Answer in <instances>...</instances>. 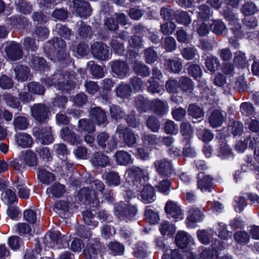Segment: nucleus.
<instances>
[{
    "mask_svg": "<svg viewBox=\"0 0 259 259\" xmlns=\"http://www.w3.org/2000/svg\"><path fill=\"white\" fill-rule=\"evenodd\" d=\"M136 105L141 112H146L153 106L154 112L159 115H163L168 110V107L166 102L155 100L150 102L142 96H139L136 99Z\"/></svg>",
    "mask_w": 259,
    "mask_h": 259,
    "instance_id": "obj_1",
    "label": "nucleus"
},
{
    "mask_svg": "<svg viewBox=\"0 0 259 259\" xmlns=\"http://www.w3.org/2000/svg\"><path fill=\"white\" fill-rule=\"evenodd\" d=\"M64 77L60 73H56L53 77H48L45 79V83L48 85H54L58 90L68 91L74 88L75 83L70 80H67L66 84H64Z\"/></svg>",
    "mask_w": 259,
    "mask_h": 259,
    "instance_id": "obj_2",
    "label": "nucleus"
},
{
    "mask_svg": "<svg viewBox=\"0 0 259 259\" xmlns=\"http://www.w3.org/2000/svg\"><path fill=\"white\" fill-rule=\"evenodd\" d=\"M125 177L126 181L132 182L134 185L139 187L145 181L146 176L145 172L139 167H134L129 168L125 172Z\"/></svg>",
    "mask_w": 259,
    "mask_h": 259,
    "instance_id": "obj_3",
    "label": "nucleus"
},
{
    "mask_svg": "<svg viewBox=\"0 0 259 259\" xmlns=\"http://www.w3.org/2000/svg\"><path fill=\"white\" fill-rule=\"evenodd\" d=\"M154 166L157 173L161 176H167L172 172V164L167 158H160L154 162Z\"/></svg>",
    "mask_w": 259,
    "mask_h": 259,
    "instance_id": "obj_4",
    "label": "nucleus"
},
{
    "mask_svg": "<svg viewBox=\"0 0 259 259\" xmlns=\"http://www.w3.org/2000/svg\"><path fill=\"white\" fill-rule=\"evenodd\" d=\"M108 139V135L105 132L100 133L97 136V142L99 146L103 149L107 148L105 150L107 152L112 151L116 148L117 145V141L114 137H112L107 141Z\"/></svg>",
    "mask_w": 259,
    "mask_h": 259,
    "instance_id": "obj_5",
    "label": "nucleus"
},
{
    "mask_svg": "<svg viewBox=\"0 0 259 259\" xmlns=\"http://www.w3.org/2000/svg\"><path fill=\"white\" fill-rule=\"evenodd\" d=\"M76 199L83 203L88 201L90 203L93 204V206H97L99 203L95 190H89L86 188H83L79 191Z\"/></svg>",
    "mask_w": 259,
    "mask_h": 259,
    "instance_id": "obj_6",
    "label": "nucleus"
},
{
    "mask_svg": "<svg viewBox=\"0 0 259 259\" xmlns=\"http://www.w3.org/2000/svg\"><path fill=\"white\" fill-rule=\"evenodd\" d=\"M33 133L38 142L42 144H49L54 141L50 127L47 126L41 129H35Z\"/></svg>",
    "mask_w": 259,
    "mask_h": 259,
    "instance_id": "obj_7",
    "label": "nucleus"
},
{
    "mask_svg": "<svg viewBox=\"0 0 259 259\" xmlns=\"http://www.w3.org/2000/svg\"><path fill=\"white\" fill-rule=\"evenodd\" d=\"M165 210L169 217L172 218L176 221L182 220L184 214L180 206L174 201H168L165 206Z\"/></svg>",
    "mask_w": 259,
    "mask_h": 259,
    "instance_id": "obj_8",
    "label": "nucleus"
},
{
    "mask_svg": "<svg viewBox=\"0 0 259 259\" xmlns=\"http://www.w3.org/2000/svg\"><path fill=\"white\" fill-rule=\"evenodd\" d=\"M186 224L189 228H194L196 223L201 221L204 217L202 212L196 207H192L189 210Z\"/></svg>",
    "mask_w": 259,
    "mask_h": 259,
    "instance_id": "obj_9",
    "label": "nucleus"
},
{
    "mask_svg": "<svg viewBox=\"0 0 259 259\" xmlns=\"http://www.w3.org/2000/svg\"><path fill=\"white\" fill-rule=\"evenodd\" d=\"M48 113V108L43 104L34 105L31 108L32 116L39 122H45Z\"/></svg>",
    "mask_w": 259,
    "mask_h": 259,
    "instance_id": "obj_10",
    "label": "nucleus"
},
{
    "mask_svg": "<svg viewBox=\"0 0 259 259\" xmlns=\"http://www.w3.org/2000/svg\"><path fill=\"white\" fill-rule=\"evenodd\" d=\"M116 133L119 135H123L124 142L128 146H132L135 145L139 138L138 135L135 134L129 129L124 128V127L121 125H119L117 127Z\"/></svg>",
    "mask_w": 259,
    "mask_h": 259,
    "instance_id": "obj_11",
    "label": "nucleus"
},
{
    "mask_svg": "<svg viewBox=\"0 0 259 259\" xmlns=\"http://www.w3.org/2000/svg\"><path fill=\"white\" fill-rule=\"evenodd\" d=\"M91 51L94 56L100 60L107 59L109 52L106 45L95 42L91 46Z\"/></svg>",
    "mask_w": 259,
    "mask_h": 259,
    "instance_id": "obj_12",
    "label": "nucleus"
},
{
    "mask_svg": "<svg viewBox=\"0 0 259 259\" xmlns=\"http://www.w3.org/2000/svg\"><path fill=\"white\" fill-rule=\"evenodd\" d=\"M60 235L54 231L50 232L45 236V241L47 245L49 247L60 248L63 246L61 244L64 240Z\"/></svg>",
    "mask_w": 259,
    "mask_h": 259,
    "instance_id": "obj_13",
    "label": "nucleus"
},
{
    "mask_svg": "<svg viewBox=\"0 0 259 259\" xmlns=\"http://www.w3.org/2000/svg\"><path fill=\"white\" fill-rule=\"evenodd\" d=\"M90 115L92 120L99 125L105 124L107 122L105 112L100 107H96L92 108Z\"/></svg>",
    "mask_w": 259,
    "mask_h": 259,
    "instance_id": "obj_14",
    "label": "nucleus"
},
{
    "mask_svg": "<svg viewBox=\"0 0 259 259\" xmlns=\"http://www.w3.org/2000/svg\"><path fill=\"white\" fill-rule=\"evenodd\" d=\"M76 12L81 17H87L91 15V9L88 3L81 0H75L73 2Z\"/></svg>",
    "mask_w": 259,
    "mask_h": 259,
    "instance_id": "obj_15",
    "label": "nucleus"
},
{
    "mask_svg": "<svg viewBox=\"0 0 259 259\" xmlns=\"http://www.w3.org/2000/svg\"><path fill=\"white\" fill-rule=\"evenodd\" d=\"M8 57L12 61H15L21 58L22 52L20 45L15 42H12L6 48Z\"/></svg>",
    "mask_w": 259,
    "mask_h": 259,
    "instance_id": "obj_16",
    "label": "nucleus"
},
{
    "mask_svg": "<svg viewBox=\"0 0 259 259\" xmlns=\"http://www.w3.org/2000/svg\"><path fill=\"white\" fill-rule=\"evenodd\" d=\"M112 70L117 76L122 78L127 74L129 68L124 62L116 61L112 63Z\"/></svg>",
    "mask_w": 259,
    "mask_h": 259,
    "instance_id": "obj_17",
    "label": "nucleus"
},
{
    "mask_svg": "<svg viewBox=\"0 0 259 259\" xmlns=\"http://www.w3.org/2000/svg\"><path fill=\"white\" fill-rule=\"evenodd\" d=\"M198 188L202 192L210 191L212 187V179L209 176H204L203 173H199L198 176Z\"/></svg>",
    "mask_w": 259,
    "mask_h": 259,
    "instance_id": "obj_18",
    "label": "nucleus"
},
{
    "mask_svg": "<svg viewBox=\"0 0 259 259\" xmlns=\"http://www.w3.org/2000/svg\"><path fill=\"white\" fill-rule=\"evenodd\" d=\"M17 145L22 148H28L31 146L33 140L31 137L25 133H19L15 135Z\"/></svg>",
    "mask_w": 259,
    "mask_h": 259,
    "instance_id": "obj_19",
    "label": "nucleus"
},
{
    "mask_svg": "<svg viewBox=\"0 0 259 259\" xmlns=\"http://www.w3.org/2000/svg\"><path fill=\"white\" fill-rule=\"evenodd\" d=\"M142 201L145 203H152L155 199L153 188L150 185H146L141 193Z\"/></svg>",
    "mask_w": 259,
    "mask_h": 259,
    "instance_id": "obj_20",
    "label": "nucleus"
},
{
    "mask_svg": "<svg viewBox=\"0 0 259 259\" xmlns=\"http://www.w3.org/2000/svg\"><path fill=\"white\" fill-rule=\"evenodd\" d=\"M123 208V203H121L116 207L115 214L117 215H123L131 218L135 216L137 213V208L134 206H127Z\"/></svg>",
    "mask_w": 259,
    "mask_h": 259,
    "instance_id": "obj_21",
    "label": "nucleus"
},
{
    "mask_svg": "<svg viewBox=\"0 0 259 259\" xmlns=\"http://www.w3.org/2000/svg\"><path fill=\"white\" fill-rule=\"evenodd\" d=\"M191 236L187 233L180 231L176 236L175 242L178 246L180 248H184L187 246L189 242H191Z\"/></svg>",
    "mask_w": 259,
    "mask_h": 259,
    "instance_id": "obj_22",
    "label": "nucleus"
},
{
    "mask_svg": "<svg viewBox=\"0 0 259 259\" xmlns=\"http://www.w3.org/2000/svg\"><path fill=\"white\" fill-rule=\"evenodd\" d=\"M91 161L95 166L105 167L109 164L108 157L100 152H96L93 156Z\"/></svg>",
    "mask_w": 259,
    "mask_h": 259,
    "instance_id": "obj_23",
    "label": "nucleus"
},
{
    "mask_svg": "<svg viewBox=\"0 0 259 259\" xmlns=\"http://www.w3.org/2000/svg\"><path fill=\"white\" fill-rule=\"evenodd\" d=\"M65 192V186L59 183H56L47 189V193L49 196L60 197Z\"/></svg>",
    "mask_w": 259,
    "mask_h": 259,
    "instance_id": "obj_24",
    "label": "nucleus"
},
{
    "mask_svg": "<svg viewBox=\"0 0 259 259\" xmlns=\"http://www.w3.org/2000/svg\"><path fill=\"white\" fill-rule=\"evenodd\" d=\"M37 177L43 184L49 185L55 180V175L47 170L40 168L38 170Z\"/></svg>",
    "mask_w": 259,
    "mask_h": 259,
    "instance_id": "obj_25",
    "label": "nucleus"
},
{
    "mask_svg": "<svg viewBox=\"0 0 259 259\" xmlns=\"http://www.w3.org/2000/svg\"><path fill=\"white\" fill-rule=\"evenodd\" d=\"M22 159L25 164L29 167H34L37 164L36 154L32 151L28 150L23 154Z\"/></svg>",
    "mask_w": 259,
    "mask_h": 259,
    "instance_id": "obj_26",
    "label": "nucleus"
},
{
    "mask_svg": "<svg viewBox=\"0 0 259 259\" xmlns=\"http://www.w3.org/2000/svg\"><path fill=\"white\" fill-rule=\"evenodd\" d=\"M16 78L21 81L27 80L29 75V68L22 65L16 67L15 69Z\"/></svg>",
    "mask_w": 259,
    "mask_h": 259,
    "instance_id": "obj_27",
    "label": "nucleus"
},
{
    "mask_svg": "<svg viewBox=\"0 0 259 259\" xmlns=\"http://www.w3.org/2000/svg\"><path fill=\"white\" fill-rule=\"evenodd\" d=\"M224 119V117L222 113L218 110H215L211 114L209 122L211 126L216 127L222 125Z\"/></svg>",
    "mask_w": 259,
    "mask_h": 259,
    "instance_id": "obj_28",
    "label": "nucleus"
},
{
    "mask_svg": "<svg viewBox=\"0 0 259 259\" xmlns=\"http://www.w3.org/2000/svg\"><path fill=\"white\" fill-rule=\"evenodd\" d=\"M115 156L117 162L120 165H127L133 161L131 155L124 151H117Z\"/></svg>",
    "mask_w": 259,
    "mask_h": 259,
    "instance_id": "obj_29",
    "label": "nucleus"
},
{
    "mask_svg": "<svg viewBox=\"0 0 259 259\" xmlns=\"http://www.w3.org/2000/svg\"><path fill=\"white\" fill-rule=\"evenodd\" d=\"M78 130L80 132H87L91 133L95 132V127L90 120L82 119L78 121Z\"/></svg>",
    "mask_w": 259,
    "mask_h": 259,
    "instance_id": "obj_30",
    "label": "nucleus"
},
{
    "mask_svg": "<svg viewBox=\"0 0 259 259\" xmlns=\"http://www.w3.org/2000/svg\"><path fill=\"white\" fill-rule=\"evenodd\" d=\"M205 67L210 72H213L220 67L219 59L214 56L207 57L205 60Z\"/></svg>",
    "mask_w": 259,
    "mask_h": 259,
    "instance_id": "obj_31",
    "label": "nucleus"
},
{
    "mask_svg": "<svg viewBox=\"0 0 259 259\" xmlns=\"http://www.w3.org/2000/svg\"><path fill=\"white\" fill-rule=\"evenodd\" d=\"M212 31L217 35H221L226 30V27L224 23L220 20H213L210 24Z\"/></svg>",
    "mask_w": 259,
    "mask_h": 259,
    "instance_id": "obj_32",
    "label": "nucleus"
},
{
    "mask_svg": "<svg viewBox=\"0 0 259 259\" xmlns=\"http://www.w3.org/2000/svg\"><path fill=\"white\" fill-rule=\"evenodd\" d=\"M2 198L4 203L8 205L13 204L17 200L15 193L11 189H7L3 192Z\"/></svg>",
    "mask_w": 259,
    "mask_h": 259,
    "instance_id": "obj_33",
    "label": "nucleus"
},
{
    "mask_svg": "<svg viewBox=\"0 0 259 259\" xmlns=\"http://www.w3.org/2000/svg\"><path fill=\"white\" fill-rule=\"evenodd\" d=\"M159 230L162 235L171 236L175 233L176 228L172 224L164 221L161 223Z\"/></svg>",
    "mask_w": 259,
    "mask_h": 259,
    "instance_id": "obj_34",
    "label": "nucleus"
},
{
    "mask_svg": "<svg viewBox=\"0 0 259 259\" xmlns=\"http://www.w3.org/2000/svg\"><path fill=\"white\" fill-rule=\"evenodd\" d=\"M180 88L183 92L191 93L193 85L191 80L188 77H182L179 80Z\"/></svg>",
    "mask_w": 259,
    "mask_h": 259,
    "instance_id": "obj_35",
    "label": "nucleus"
},
{
    "mask_svg": "<svg viewBox=\"0 0 259 259\" xmlns=\"http://www.w3.org/2000/svg\"><path fill=\"white\" fill-rule=\"evenodd\" d=\"M50 45H52V43L50 42H48L46 47H48ZM65 46V42L62 39L56 38L53 40V44H52L53 48H51V50L53 51L55 50L57 51V54H60V52H63Z\"/></svg>",
    "mask_w": 259,
    "mask_h": 259,
    "instance_id": "obj_36",
    "label": "nucleus"
},
{
    "mask_svg": "<svg viewBox=\"0 0 259 259\" xmlns=\"http://www.w3.org/2000/svg\"><path fill=\"white\" fill-rule=\"evenodd\" d=\"M188 113L190 115L195 118L203 117L204 114L203 109L200 107L195 104H191L189 106Z\"/></svg>",
    "mask_w": 259,
    "mask_h": 259,
    "instance_id": "obj_37",
    "label": "nucleus"
},
{
    "mask_svg": "<svg viewBox=\"0 0 259 259\" xmlns=\"http://www.w3.org/2000/svg\"><path fill=\"white\" fill-rule=\"evenodd\" d=\"M257 11L256 6L253 3H246L241 9V13L245 16L254 15Z\"/></svg>",
    "mask_w": 259,
    "mask_h": 259,
    "instance_id": "obj_38",
    "label": "nucleus"
},
{
    "mask_svg": "<svg viewBox=\"0 0 259 259\" xmlns=\"http://www.w3.org/2000/svg\"><path fill=\"white\" fill-rule=\"evenodd\" d=\"M27 90L33 94L42 95L45 92L44 88L38 83L32 82L27 85Z\"/></svg>",
    "mask_w": 259,
    "mask_h": 259,
    "instance_id": "obj_39",
    "label": "nucleus"
},
{
    "mask_svg": "<svg viewBox=\"0 0 259 259\" xmlns=\"http://www.w3.org/2000/svg\"><path fill=\"white\" fill-rule=\"evenodd\" d=\"M134 71L138 74L142 76L149 75V71L148 68L144 64L137 61H136L133 65Z\"/></svg>",
    "mask_w": 259,
    "mask_h": 259,
    "instance_id": "obj_40",
    "label": "nucleus"
},
{
    "mask_svg": "<svg viewBox=\"0 0 259 259\" xmlns=\"http://www.w3.org/2000/svg\"><path fill=\"white\" fill-rule=\"evenodd\" d=\"M217 256V251L215 249H204L199 257L194 259H216Z\"/></svg>",
    "mask_w": 259,
    "mask_h": 259,
    "instance_id": "obj_41",
    "label": "nucleus"
},
{
    "mask_svg": "<svg viewBox=\"0 0 259 259\" xmlns=\"http://www.w3.org/2000/svg\"><path fill=\"white\" fill-rule=\"evenodd\" d=\"M46 63V60L43 58L39 57H34L32 59L31 67L36 70L41 71L47 67Z\"/></svg>",
    "mask_w": 259,
    "mask_h": 259,
    "instance_id": "obj_42",
    "label": "nucleus"
},
{
    "mask_svg": "<svg viewBox=\"0 0 259 259\" xmlns=\"http://www.w3.org/2000/svg\"><path fill=\"white\" fill-rule=\"evenodd\" d=\"M131 92V87L128 84H121L116 88V93L117 96L124 98L130 95Z\"/></svg>",
    "mask_w": 259,
    "mask_h": 259,
    "instance_id": "obj_43",
    "label": "nucleus"
},
{
    "mask_svg": "<svg viewBox=\"0 0 259 259\" xmlns=\"http://www.w3.org/2000/svg\"><path fill=\"white\" fill-rule=\"evenodd\" d=\"M83 219L84 223L88 226L94 228L98 225V222L94 220L92 212L87 210L82 213Z\"/></svg>",
    "mask_w": 259,
    "mask_h": 259,
    "instance_id": "obj_44",
    "label": "nucleus"
},
{
    "mask_svg": "<svg viewBox=\"0 0 259 259\" xmlns=\"http://www.w3.org/2000/svg\"><path fill=\"white\" fill-rule=\"evenodd\" d=\"M89 66H90V69L92 74L95 77L102 78L104 76V72L103 69L99 65L95 64L92 61L88 63Z\"/></svg>",
    "mask_w": 259,
    "mask_h": 259,
    "instance_id": "obj_45",
    "label": "nucleus"
},
{
    "mask_svg": "<svg viewBox=\"0 0 259 259\" xmlns=\"http://www.w3.org/2000/svg\"><path fill=\"white\" fill-rule=\"evenodd\" d=\"M41 248L39 244L35 246V250L27 251L25 255V259H41V255L40 254Z\"/></svg>",
    "mask_w": 259,
    "mask_h": 259,
    "instance_id": "obj_46",
    "label": "nucleus"
},
{
    "mask_svg": "<svg viewBox=\"0 0 259 259\" xmlns=\"http://www.w3.org/2000/svg\"><path fill=\"white\" fill-rule=\"evenodd\" d=\"M162 259H183L179 252V250L166 249L162 256Z\"/></svg>",
    "mask_w": 259,
    "mask_h": 259,
    "instance_id": "obj_47",
    "label": "nucleus"
},
{
    "mask_svg": "<svg viewBox=\"0 0 259 259\" xmlns=\"http://www.w3.org/2000/svg\"><path fill=\"white\" fill-rule=\"evenodd\" d=\"M198 15L199 18L202 20H206L209 19L211 15L208 6L206 5H201L198 8Z\"/></svg>",
    "mask_w": 259,
    "mask_h": 259,
    "instance_id": "obj_48",
    "label": "nucleus"
},
{
    "mask_svg": "<svg viewBox=\"0 0 259 259\" xmlns=\"http://www.w3.org/2000/svg\"><path fill=\"white\" fill-rule=\"evenodd\" d=\"M188 73L195 79L200 78L202 73L200 67L196 64H192L189 66Z\"/></svg>",
    "mask_w": 259,
    "mask_h": 259,
    "instance_id": "obj_49",
    "label": "nucleus"
},
{
    "mask_svg": "<svg viewBox=\"0 0 259 259\" xmlns=\"http://www.w3.org/2000/svg\"><path fill=\"white\" fill-rule=\"evenodd\" d=\"M198 240L204 244H207L211 237L210 233L205 230H199L197 233Z\"/></svg>",
    "mask_w": 259,
    "mask_h": 259,
    "instance_id": "obj_50",
    "label": "nucleus"
},
{
    "mask_svg": "<svg viewBox=\"0 0 259 259\" xmlns=\"http://www.w3.org/2000/svg\"><path fill=\"white\" fill-rule=\"evenodd\" d=\"M146 219L151 224L156 223L158 220L159 217L158 214L150 209H146L145 212Z\"/></svg>",
    "mask_w": 259,
    "mask_h": 259,
    "instance_id": "obj_51",
    "label": "nucleus"
},
{
    "mask_svg": "<svg viewBox=\"0 0 259 259\" xmlns=\"http://www.w3.org/2000/svg\"><path fill=\"white\" fill-rule=\"evenodd\" d=\"M4 100L7 104L12 108L19 109L20 103L17 99L10 94H6L4 96Z\"/></svg>",
    "mask_w": 259,
    "mask_h": 259,
    "instance_id": "obj_52",
    "label": "nucleus"
},
{
    "mask_svg": "<svg viewBox=\"0 0 259 259\" xmlns=\"http://www.w3.org/2000/svg\"><path fill=\"white\" fill-rule=\"evenodd\" d=\"M111 45L116 54L121 55L123 53L124 47L122 40H118L117 38L113 39L111 42Z\"/></svg>",
    "mask_w": 259,
    "mask_h": 259,
    "instance_id": "obj_53",
    "label": "nucleus"
},
{
    "mask_svg": "<svg viewBox=\"0 0 259 259\" xmlns=\"http://www.w3.org/2000/svg\"><path fill=\"white\" fill-rule=\"evenodd\" d=\"M168 66L174 73H179L182 68V62L179 59L168 60Z\"/></svg>",
    "mask_w": 259,
    "mask_h": 259,
    "instance_id": "obj_54",
    "label": "nucleus"
},
{
    "mask_svg": "<svg viewBox=\"0 0 259 259\" xmlns=\"http://www.w3.org/2000/svg\"><path fill=\"white\" fill-rule=\"evenodd\" d=\"M143 143L147 145L155 146L158 143L159 139L157 138L154 135H144L142 137Z\"/></svg>",
    "mask_w": 259,
    "mask_h": 259,
    "instance_id": "obj_55",
    "label": "nucleus"
},
{
    "mask_svg": "<svg viewBox=\"0 0 259 259\" xmlns=\"http://www.w3.org/2000/svg\"><path fill=\"white\" fill-rule=\"evenodd\" d=\"M164 131L168 134H176L178 132V127L171 120H167L164 125Z\"/></svg>",
    "mask_w": 259,
    "mask_h": 259,
    "instance_id": "obj_56",
    "label": "nucleus"
},
{
    "mask_svg": "<svg viewBox=\"0 0 259 259\" xmlns=\"http://www.w3.org/2000/svg\"><path fill=\"white\" fill-rule=\"evenodd\" d=\"M226 228V225L223 223L219 224V236L223 239H227L232 236V232L227 230Z\"/></svg>",
    "mask_w": 259,
    "mask_h": 259,
    "instance_id": "obj_57",
    "label": "nucleus"
},
{
    "mask_svg": "<svg viewBox=\"0 0 259 259\" xmlns=\"http://www.w3.org/2000/svg\"><path fill=\"white\" fill-rule=\"evenodd\" d=\"M179 88V82H178V81L175 79H169L166 82V89L170 93H177Z\"/></svg>",
    "mask_w": 259,
    "mask_h": 259,
    "instance_id": "obj_58",
    "label": "nucleus"
},
{
    "mask_svg": "<svg viewBox=\"0 0 259 259\" xmlns=\"http://www.w3.org/2000/svg\"><path fill=\"white\" fill-rule=\"evenodd\" d=\"M149 85L148 87V90L149 92L154 93H160L162 91V88L160 87L157 81L154 79L151 78L149 81Z\"/></svg>",
    "mask_w": 259,
    "mask_h": 259,
    "instance_id": "obj_59",
    "label": "nucleus"
},
{
    "mask_svg": "<svg viewBox=\"0 0 259 259\" xmlns=\"http://www.w3.org/2000/svg\"><path fill=\"white\" fill-rule=\"evenodd\" d=\"M177 21L184 25H187L190 23L191 19L187 12H182L176 15Z\"/></svg>",
    "mask_w": 259,
    "mask_h": 259,
    "instance_id": "obj_60",
    "label": "nucleus"
},
{
    "mask_svg": "<svg viewBox=\"0 0 259 259\" xmlns=\"http://www.w3.org/2000/svg\"><path fill=\"white\" fill-rule=\"evenodd\" d=\"M234 238L235 241L238 243H247L249 240V235L244 231H239L236 232L234 235Z\"/></svg>",
    "mask_w": 259,
    "mask_h": 259,
    "instance_id": "obj_61",
    "label": "nucleus"
},
{
    "mask_svg": "<svg viewBox=\"0 0 259 259\" xmlns=\"http://www.w3.org/2000/svg\"><path fill=\"white\" fill-rule=\"evenodd\" d=\"M107 181L109 185L117 186L120 183V178L117 173L111 172L107 175Z\"/></svg>",
    "mask_w": 259,
    "mask_h": 259,
    "instance_id": "obj_62",
    "label": "nucleus"
},
{
    "mask_svg": "<svg viewBox=\"0 0 259 259\" xmlns=\"http://www.w3.org/2000/svg\"><path fill=\"white\" fill-rule=\"evenodd\" d=\"M170 186V181L169 179H166L159 183L157 187L160 192L167 195L169 192Z\"/></svg>",
    "mask_w": 259,
    "mask_h": 259,
    "instance_id": "obj_63",
    "label": "nucleus"
},
{
    "mask_svg": "<svg viewBox=\"0 0 259 259\" xmlns=\"http://www.w3.org/2000/svg\"><path fill=\"white\" fill-rule=\"evenodd\" d=\"M14 124L15 128L18 130H24L28 125L26 118L21 116L15 118Z\"/></svg>",
    "mask_w": 259,
    "mask_h": 259,
    "instance_id": "obj_64",
    "label": "nucleus"
}]
</instances>
